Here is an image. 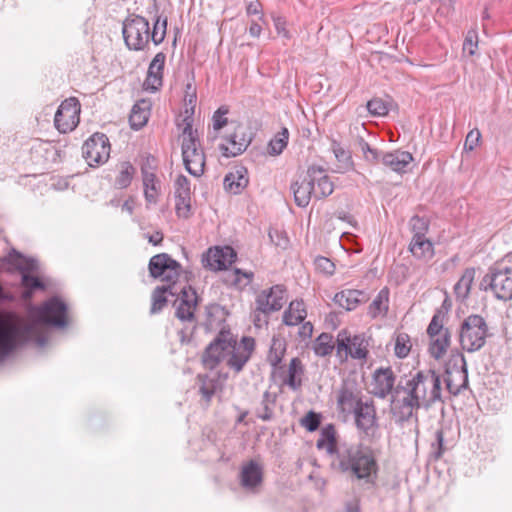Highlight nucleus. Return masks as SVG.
Here are the masks:
<instances>
[{
	"label": "nucleus",
	"instance_id": "1a4fd4ad",
	"mask_svg": "<svg viewBox=\"0 0 512 512\" xmlns=\"http://www.w3.org/2000/svg\"><path fill=\"white\" fill-rule=\"evenodd\" d=\"M123 38L130 50H143L150 40L148 20L139 15H131L123 22Z\"/></svg>",
	"mask_w": 512,
	"mask_h": 512
},
{
	"label": "nucleus",
	"instance_id": "412c9836",
	"mask_svg": "<svg viewBox=\"0 0 512 512\" xmlns=\"http://www.w3.org/2000/svg\"><path fill=\"white\" fill-rule=\"evenodd\" d=\"M352 413L355 417L356 427L366 436L373 435L377 427L376 410L373 402H363Z\"/></svg>",
	"mask_w": 512,
	"mask_h": 512
},
{
	"label": "nucleus",
	"instance_id": "0e129e2a",
	"mask_svg": "<svg viewBox=\"0 0 512 512\" xmlns=\"http://www.w3.org/2000/svg\"><path fill=\"white\" fill-rule=\"evenodd\" d=\"M435 440L437 444V451L435 452V458H440L444 453V433L443 430L439 429L435 432Z\"/></svg>",
	"mask_w": 512,
	"mask_h": 512
},
{
	"label": "nucleus",
	"instance_id": "c85d7f7f",
	"mask_svg": "<svg viewBox=\"0 0 512 512\" xmlns=\"http://www.w3.org/2000/svg\"><path fill=\"white\" fill-rule=\"evenodd\" d=\"M367 300L366 294L360 290L347 289L335 294L333 301L347 311L354 310L360 303Z\"/></svg>",
	"mask_w": 512,
	"mask_h": 512
},
{
	"label": "nucleus",
	"instance_id": "5701e85b",
	"mask_svg": "<svg viewBox=\"0 0 512 512\" xmlns=\"http://www.w3.org/2000/svg\"><path fill=\"white\" fill-rule=\"evenodd\" d=\"M165 60L166 55L163 52L157 53L152 59L144 81L145 90L155 92L162 86Z\"/></svg>",
	"mask_w": 512,
	"mask_h": 512
},
{
	"label": "nucleus",
	"instance_id": "39448f33",
	"mask_svg": "<svg viewBox=\"0 0 512 512\" xmlns=\"http://www.w3.org/2000/svg\"><path fill=\"white\" fill-rule=\"evenodd\" d=\"M184 129L182 131V157L185 169L195 177H200L204 173L205 154L201 149L197 131L192 128V121L189 117L184 119Z\"/></svg>",
	"mask_w": 512,
	"mask_h": 512
},
{
	"label": "nucleus",
	"instance_id": "ea45409f",
	"mask_svg": "<svg viewBox=\"0 0 512 512\" xmlns=\"http://www.w3.org/2000/svg\"><path fill=\"white\" fill-rule=\"evenodd\" d=\"M289 140V131L283 127L269 142L268 153L273 156L280 155L286 148Z\"/></svg>",
	"mask_w": 512,
	"mask_h": 512
},
{
	"label": "nucleus",
	"instance_id": "58836bf2",
	"mask_svg": "<svg viewBox=\"0 0 512 512\" xmlns=\"http://www.w3.org/2000/svg\"><path fill=\"white\" fill-rule=\"evenodd\" d=\"M389 292L382 289L369 306V315L376 318L379 315H386L388 311Z\"/></svg>",
	"mask_w": 512,
	"mask_h": 512
},
{
	"label": "nucleus",
	"instance_id": "de8ad7c7",
	"mask_svg": "<svg viewBox=\"0 0 512 512\" xmlns=\"http://www.w3.org/2000/svg\"><path fill=\"white\" fill-rule=\"evenodd\" d=\"M167 29V18L161 19L158 17L153 25V30H150V39L155 45H159L163 42Z\"/></svg>",
	"mask_w": 512,
	"mask_h": 512
},
{
	"label": "nucleus",
	"instance_id": "bf43d9fd",
	"mask_svg": "<svg viewBox=\"0 0 512 512\" xmlns=\"http://www.w3.org/2000/svg\"><path fill=\"white\" fill-rule=\"evenodd\" d=\"M141 172H142L144 187H150V186L157 185L156 175L153 171H149L148 169H146L145 165H142Z\"/></svg>",
	"mask_w": 512,
	"mask_h": 512
},
{
	"label": "nucleus",
	"instance_id": "3c124183",
	"mask_svg": "<svg viewBox=\"0 0 512 512\" xmlns=\"http://www.w3.org/2000/svg\"><path fill=\"white\" fill-rule=\"evenodd\" d=\"M367 110L372 116H385L388 113V106L381 98H373L367 102Z\"/></svg>",
	"mask_w": 512,
	"mask_h": 512
},
{
	"label": "nucleus",
	"instance_id": "9d476101",
	"mask_svg": "<svg viewBox=\"0 0 512 512\" xmlns=\"http://www.w3.org/2000/svg\"><path fill=\"white\" fill-rule=\"evenodd\" d=\"M446 389L452 396H457L468 387V370L465 357L457 352L451 355L445 368Z\"/></svg>",
	"mask_w": 512,
	"mask_h": 512
},
{
	"label": "nucleus",
	"instance_id": "c9c22d12",
	"mask_svg": "<svg viewBox=\"0 0 512 512\" xmlns=\"http://www.w3.org/2000/svg\"><path fill=\"white\" fill-rule=\"evenodd\" d=\"M476 270L474 268H467L463 272L461 278L454 286V293L457 299L464 301L468 298L475 278Z\"/></svg>",
	"mask_w": 512,
	"mask_h": 512
},
{
	"label": "nucleus",
	"instance_id": "ddd939ff",
	"mask_svg": "<svg viewBox=\"0 0 512 512\" xmlns=\"http://www.w3.org/2000/svg\"><path fill=\"white\" fill-rule=\"evenodd\" d=\"M149 272L153 278H161L168 284L177 285L182 267L167 253L154 255L149 261Z\"/></svg>",
	"mask_w": 512,
	"mask_h": 512
},
{
	"label": "nucleus",
	"instance_id": "6ab92c4d",
	"mask_svg": "<svg viewBox=\"0 0 512 512\" xmlns=\"http://www.w3.org/2000/svg\"><path fill=\"white\" fill-rule=\"evenodd\" d=\"M395 381L396 375L391 367L377 368L372 376V393L378 398H386L389 394L394 393Z\"/></svg>",
	"mask_w": 512,
	"mask_h": 512
},
{
	"label": "nucleus",
	"instance_id": "774afa93",
	"mask_svg": "<svg viewBox=\"0 0 512 512\" xmlns=\"http://www.w3.org/2000/svg\"><path fill=\"white\" fill-rule=\"evenodd\" d=\"M190 201L188 199L187 202H183L182 199H176V210L179 215L187 216V213L190 211Z\"/></svg>",
	"mask_w": 512,
	"mask_h": 512
},
{
	"label": "nucleus",
	"instance_id": "4468645a",
	"mask_svg": "<svg viewBox=\"0 0 512 512\" xmlns=\"http://www.w3.org/2000/svg\"><path fill=\"white\" fill-rule=\"evenodd\" d=\"M255 350V340L252 337L244 336L237 342L236 336L232 334L231 347L228 350L227 366L239 373L250 360Z\"/></svg>",
	"mask_w": 512,
	"mask_h": 512
},
{
	"label": "nucleus",
	"instance_id": "cd10ccee",
	"mask_svg": "<svg viewBox=\"0 0 512 512\" xmlns=\"http://www.w3.org/2000/svg\"><path fill=\"white\" fill-rule=\"evenodd\" d=\"M248 172L244 167H239L235 171L229 172L224 178V188L226 191L238 195L248 185Z\"/></svg>",
	"mask_w": 512,
	"mask_h": 512
},
{
	"label": "nucleus",
	"instance_id": "f3484780",
	"mask_svg": "<svg viewBox=\"0 0 512 512\" xmlns=\"http://www.w3.org/2000/svg\"><path fill=\"white\" fill-rule=\"evenodd\" d=\"M237 258L236 251L231 246H215L202 256V264L211 271L226 270Z\"/></svg>",
	"mask_w": 512,
	"mask_h": 512
},
{
	"label": "nucleus",
	"instance_id": "c756f323",
	"mask_svg": "<svg viewBox=\"0 0 512 512\" xmlns=\"http://www.w3.org/2000/svg\"><path fill=\"white\" fill-rule=\"evenodd\" d=\"M316 447L325 449L329 455H334V458L337 457L340 445L337 446L336 430L333 425L329 424L322 428Z\"/></svg>",
	"mask_w": 512,
	"mask_h": 512
},
{
	"label": "nucleus",
	"instance_id": "4be33fe9",
	"mask_svg": "<svg viewBox=\"0 0 512 512\" xmlns=\"http://www.w3.org/2000/svg\"><path fill=\"white\" fill-rule=\"evenodd\" d=\"M310 180L315 186L314 198L322 199L334 191V184L321 166H310L308 168Z\"/></svg>",
	"mask_w": 512,
	"mask_h": 512
},
{
	"label": "nucleus",
	"instance_id": "423d86ee",
	"mask_svg": "<svg viewBox=\"0 0 512 512\" xmlns=\"http://www.w3.org/2000/svg\"><path fill=\"white\" fill-rule=\"evenodd\" d=\"M479 287L484 291H491L493 295L503 301L512 299V266L505 261L489 268L481 279Z\"/></svg>",
	"mask_w": 512,
	"mask_h": 512
},
{
	"label": "nucleus",
	"instance_id": "a19ab883",
	"mask_svg": "<svg viewBox=\"0 0 512 512\" xmlns=\"http://www.w3.org/2000/svg\"><path fill=\"white\" fill-rule=\"evenodd\" d=\"M335 347L336 343H333L332 335L328 333H322L317 337L313 346V350L316 355L325 357L331 354Z\"/></svg>",
	"mask_w": 512,
	"mask_h": 512
},
{
	"label": "nucleus",
	"instance_id": "2eb2a0df",
	"mask_svg": "<svg viewBox=\"0 0 512 512\" xmlns=\"http://www.w3.org/2000/svg\"><path fill=\"white\" fill-rule=\"evenodd\" d=\"M80 103L77 98L65 99L58 107L54 124L61 133H67L75 129L79 123Z\"/></svg>",
	"mask_w": 512,
	"mask_h": 512
},
{
	"label": "nucleus",
	"instance_id": "bb28decb",
	"mask_svg": "<svg viewBox=\"0 0 512 512\" xmlns=\"http://www.w3.org/2000/svg\"><path fill=\"white\" fill-rule=\"evenodd\" d=\"M262 467L251 460L243 465L240 473V482L245 489L252 490L262 483Z\"/></svg>",
	"mask_w": 512,
	"mask_h": 512
},
{
	"label": "nucleus",
	"instance_id": "f257e3e1",
	"mask_svg": "<svg viewBox=\"0 0 512 512\" xmlns=\"http://www.w3.org/2000/svg\"><path fill=\"white\" fill-rule=\"evenodd\" d=\"M441 376L435 370H419L405 385L395 387L391 401V413L396 422L404 423L411 419L418 422L417 411L429 410L436 403H443Z\"/></svg>",
	"mask_w": 512,
	"mask_h": 512
},
{
	"label": "nucleus",
	"instance_id": "8fccbe9b",
	"mask_svg": "<svg viewBox=\"0 0 512 512\" xmlns=\"http://www.w3.org/2000/svg\"><path fill=\"white\" fill-rule=\"evenodd\" d=\"M231 277V284L236 287L242 288L250 284L254 277V274L253 272H245L239 268H235L232 272Z\"/></svg>",
	"mask_w": 512,
	"mask_h": 512
},
{
	"label": "nucleus",
	"instance_id": "37998d69",
	"mask_svg": "<svg viewBox=\"0 0 512 512\" xmlns=\"http://www.w3.org/2000/svg\"><path fill=\"white\" fill-rule=\"evenodd\" d=\"M411 340L407 333H399L395 339L394 352L398 358H405L411 350Z\"/></svg>",
	"mask_w": 512,
	"mask_h": 512
},
{
	"label": "nucleus",
	"instance_id": "6e6d98bb",
	"mask_svg": "<svg viewBox=\"0 0 512 512\" xmlns=\"http://www.w3.org/2000/svg\"><path fill=\"white\" fill-rule=\"evenodd\" d=\"M315 267L318 271L326 274V275H332L335 271V265L334 263L323 256H319L314 261Z\"/></svg>",
	"mask_w": 512,
	"mask_h": 512
},
{
	"label": "nucleus",
	"instance_id": "13d9d810",
	"mask_svg": "<svg viewBox=\"0 0 512 512\" xmlns=\"http://www.w3.org/2000/svg\"><path fill=\"white\" fill-rule=\"evenodd\" d=\"M481 138V133L478 129L471 130L465 139L464 148L466 150L472 151L478 144Z\"/></svg>",
	"mask_w": 512,
	"mask_h": 512
},
{
	"label": "nucleus",
	"instance_id": "20e7f679",
	"mask_svg": "<svg viewBox=\"0 0 512 512\" xmlns=\"http://www.w3.org/2000/svg\"><path fill=\"white\" fill-rule=\"evenodd\" d=\"M176 297L174 306L176 307V317L181 321L192 323L194 321V311L198 304V296L191 286L178 287L177 285L167 284L158 286L152 293L151 314L159 313L167 304L168 297Z\"/></svg>",
	"mask_w": 512,
	"mask_h": 512
},
{
	"label": "nucleus",
	"instance_id": "603ef678",
	"mask_svg": "<svg viewBox=\"0 0 512 512\" xmlns=\"http://www.w3.org/2000/svg\"><path fill=\"white\" fill-rule=\"evenodd\" d=\"M229 110L226 106L219 107L213 114L212 117V123H213V130L215 132H218L221 130L224 126L227 125L228 119L225 117L226 114H228Z\"/></svg>",
	"mask_w": 512,
	"mask_h": 512
},
{
	"label": "nucleus",
	"instance_id": "9b49d317",
	"mask_svg": "<svg viewBox=\"0 0 512 512\" xmlns=\"http://www.w3.org/2000/svg\"><path fill=\"white\" fill-rule=\"evenodd\" d=\"M8 261L15 265L17 269L22 273L21 283L25 288L23 292L24 299H30L33 292L38 289H44V283L36 276L31 275L29 272L37 270L38 263L34 259H27L22 254L13 249L9 256Z\"/></svg>",
	"mask_w": 512,
	"mask_h": 512
},
{
	"label": "nucleus",
	"instance_id": "7c9ffc66",
	"mask_svg": "<svg viewBox=\"0 0 512 512\" xmlns=\"http://www.w3.org/2000/svg\"><path fill=\"white\" fill-rule=\"evenodd\" d=\"M409 250L418 259L428 260L434 255L433 244L426 237L413 236Z\"/></svg>",
	"mask_w": 512,
	"mask_h": 512
},
{
	"label": "nucleus",
	"instance_id": "5fc2aeb1",
	"mask_svg": "<svg viewBox=\"0 0 512 512\" xmlns=\"http://www.w3.org/2000/svg\"><path fill=\"white\" fill-rule=\"evenodd\" d=\"M320 422V414L314 411H309L301 420L302 426H304L309 432L316 431L320 426Z\"/></svg>",
	"mask_w": 512,
	"mask_h": 512
},
{
	"label": "nucleus",
	"instance_id": "680f3d73",
	"mask_svg": "<svg viewBox=\"0 0 512 512\" xmlns=\"http://www.w3.org/2000/svg\"><path fill=\"white\" fill-rule=\"evenodd\" d=\"M385 152L380 151L378 149L372 148L369 153L363 155L365 161H367L370 164H378L382 163V156Z\"/></svg>",
	"mask_w": 512,
	"mask_h": 512
},
{
	"label": "nucleus",
	"instance_id": "473e14b6",
	"mask_svg": "<svg viewBox=\"0 0 512 512\" xmlns=\"http://www.w3.org/2000/svg\"><path fill=\"white\" fill-rule=\"evenodd\" d=\"M307 312L302 300L290 302L288 309L283 314V322L288 326L297 325L306 318Z\"/></svg>",
	"mask_w": 512,
	"mask_h": 512
},
{
	"label": "nucleus",
	"instance_id": "4d7b16f0",
	"mask_svg": "<svg viewBox=\"0 0 512 512\" xmlns=\"http://www.w3.org/2000/svg\"><path fill=\"white\" fill-rule=\"evenodd\" d=\"M411 227L414 233L413 236L425 237V234L428 230V223L425 219L420 218L418 216H414L411 219Z\"/></svg>",
	"mask_w": 512,
	"mask_h": 512
},
{
	"label": "nucleus",
	"instance_id": "7ed1b4c3",
	"mask_svg": "<svg viewBox=\"0 0 512 512\" xmlns=\"http://www.w3.org/2000/svg\"><path fill=\"white\" fill-rule=\"evenodd\" d=\"M331 467L367 484H374L378 474V463L373 450L361 443L340 444V450L332 460Z\"/></svg>",
	"mask_w": 512,
	"mask_h": 512
},
{
	"label": "nucleus",
	"instance_id": "79ce46f5",
	"mask_svg": "<svg viewBox=\"0 0 512 512\" xmlns=\"http://www.w3.org/2000/svg\"><path fill=\"white\" fill-rule=\"evenodd\" d=\"M274 406V397L269 392H265L260 407L256 410V416L263 421H270L273 418Z\"/></svg>",
	"mask_w": 512,
	"mask_h": 512
},
{
	"label": "nucleus",
	"instance_id": "6e6552de",
	"mask_svg": "<svg viewBox=\"0 0 512 512\" xmlns=\"http://www.w3.org/2000/svg\"><path fill=\"white\" fill-rule=\"evenodd\" d=\"M369 338L364 333L351 336L347 330H341L336 338V351L340 358L350 356L356 360H366L369 354Z\"/></svg>",
	"mask_w": 512,
	"mask_h": 512
},
{
	"label": "nucleus",
	"instance_id": "aec40b11",
	"mask_svg": "<svg viewBox=\"0 0 512 512\" xmlns=\"http://www.w3.org/2000/svg\"><path fill=\"white\" fill-rule=\"evenodd\" d=\"M361 391L354 381H344L337 395V406L343 413H352L362 404Z\"/></svg>",
	"mask_w": 512,
	"mask_h": 512
},
{
	"label": "nucleus",
	"instance_id": "69168bd1",
	"mask_svg": "<svg viewBox=\"0 0 512 512\" xmlns=\"http://www.w3.org/2000/svg\"><path fill=\"white\" fill-rule=\"evenodd\" d=\"M144 196L147 202L155 203L158 196L157 186L144 187Z\"/></svg>",
	"mask_w": 512,
	"mask_h": 512
},
{
	"label": "nucleus",
	"instance_id": "052dcab7",
	"mask_svg": "<svg viewBox=\"0 0 512 512\" xmlns=\"http://www.w3.org/2000/svg\"><path fill=\"white\" fill-rule=\"evenodd\" d=\"M269 314V312H262L256 307L252 315L254 325L259 328L263 325H267Z\"/></svg>",
	"mask_w": 512,
	"mask_h": 512
},
{
	"label": "nucleus",
	"instance_id": "c03bdc74",
	"mask_svg": "<svg viewBox=\"0 0 512 512\" xmlns=\"http://www.w3.org/2000/svg\"><path fill=\"white\" fill-rule=\"evenodd\" d=\"M175 197L187 202L191 199L190 181L184 175H179L175 181Z\"/></svg>",
	"mask_w": 512,
	"mask_h": 512
},
{
	"label": "nucleus",
	"instance_id": "f8f14e48",
	"mask_svg": "<svg viewBox=\"0 0 512 512\" xmlns=\"http://www.w3.org/2000/svg\"><path fill=\"white\" fill-rule=\"evenodd\" d=\"M231 340L232 332L230 329L222 328L203 352L202 362L207 369L212 370L216 368L221 361L227 360Z\"/></svg>",
	"mask_w": 512,
	"mask_h": 512
},
{
	"label": "nucleus",
	"instance_id": "f03ea898",
	"mask_svg": "<svg viewBox=\"0 0 512 512\" xmlns=\"http://www.w3.org/2000/svg\"><path fill=\"white\" fill-rule=\"evenodd\" d=\"M2 288L0 287V299ZM66 304L58 297H52L37 308L36 321L26 322L13 314L0 313V362L4 361L19 345L32 339L37 334L38 324L64 327L66 321Z\"/></svg>",
	"mask_w": 512,
	"mask_h": 512
},
{
	"label": "nucleus",
	"instance_id": "393cba45",
	"mask_svg": "<svg viewBox=\"0 0 512 512\" xmlns=\"http://www.w3.org/2000/svg\"><path fill=\"white\" fill-rule=\"evenodd\" d=\"M309 180L310 177L307 171L306 175L299 177V179H297L291 185L295 203L299 207H306L309 204L311 198L314 197L315 186H313L312 182Z\"/></svg>",
	"mask_w": 512,
	"mask_h": 512
},
{
	"label": "nucleus",
	"instance_id": "f704fd0d",
	"mask_svg": "<svg viewBox=\"0 0 512 512\" xmlns=\"http://www.w3.org/2000/svg\"><path fill=\"white\" fill-rule=\"evenodd\" d=\"M303 372L304 368L301 360L297 357L292 358L289 363L287 376L283 380V384L287 385L294 391L298 390L302 385V381L299 376L302 375Z\"/></svg>",
	"mask_w": 512,
	"mask_h": 512
},
{
	"label": "nucleus",
	"instance_id": "a211bd4d",
	"mask_svg": "<svg viewBox=\"0 0 512 512\" xmlns=\"http://www.w3.org/2000/svg\"><path fill=\"white\" fill-rule=\"evenodd\" d=\"M286 290L282 285H274L262 290L255 299V305L262 312H276L282 309L286 302Z\"/></svg>",
	"mask_w": 512,
	"mask_h": 512
},
{
	"label": "nucleus",
	"instance_id": "2f4dec72",
	"mask_svg": "<svg viewBox=\"0 0 512 512\" xmlns=\"http://www.w3.org/2000/svg\"><path fill=\"white\" fill-rule=\"evenodd\" d=\"M451 344V333L450 331L442 332L437 336L430 337L429 352L431 357L436 360L441 359L447 352Z\"/></svg>",
	"mask_w": 512,
	"mask_h": 512
},
{
	"label": "nucleus",
	"instance_id": "864d4df0",
	"mask_svg": "<svg viewBox=\"0 0 512 512\" xmlns=\"http://www.w3.org/2000/svg\"><path fill=\"white\" fill-rule=\"evenodd\" d=\"M197 100L196 87L192 83L186 84L184 102L186 106V113L189 111L194 113V108Z\"/></svg>",
	"mask_w": 512,
	"mask_h": 512
},
{
	"label": "nucleus",
	"instance_id": "b1692460",
	"mask_svg": "<svg viewBox=\"0 0 512 512\" xmlns=\"http://www.w3.org/2000/svg\"><path fill=\"white\" fill-rule=\"evenodd\" d=\"M228 145L221 144L220 150L225 157H235L243 153L249 146L251 139L247 137L241 127L226 138Z\"/></svg>",
	"mask_w": 512,
	"mask_h": 512
},
{
	"label": "nucleus",
	"instance_id": "49530a36",
	"mask_svg": "<svg viewBox=\"0 0 512 512\" xmlns=\"http://www.w3.org/2000/svg\"><path fill=\"white\" fill-rule=\"evenodd\" d=\"M134 167L129 162H124L122 164L121 170L116 177L115 184L118 188H126L130 185L133 174H134Z\"/></svg>",
	"mask_w": 512,
	"mask_h": 512
},
{
	"label": "nucleus",
	"instance_id": "a18cd8bd",
	"mask_svg": "<svg viewBox=\"0 0 512 512\" xmlns=\"http://www.w3.org/2000/svg\"><path fill=\"white\" fill-rule=\"evenodd\" d=\"M444 318L445 314L438 310L432 317L428 328L427 334L430 337L437 336V334H441L442 332L449 331L448 328L444 327Z\"/></svg>",
	"mask_w": 512,
	"mask_h": 512
},
{
	"label": "nucleus",
	"instance_id": "e2e57ef3",
	"mask_svg": "<svg viewBox=\"0 0 512 512\" xmlns=\"http://www.w3.org/2000/svg\"><path fill=\"white\" fill-rule=\"evenodd\" d=\"M275 29L279 35L289 38V32L286 30V22L282 17H273Z\"/></svg>",
	"mask_w": 512,
	"mask_h": 512
},
{
	"label": "nucleus",
	"instance_id": "338daca9",
	"mask_svg": "<svg viewBox=\"0 0 512 512\" xmlns=\"http://www.w3.org/2000/svg\"><path fill=\"white\" fill-rule=\"evenodd\" d=\"M199 392L201 394V396L207 401V402H210L214 393H215V389H214V386H207L205 383L202 384L199 388Z\"/></svg>",
	"mask_w": 512,
	"mask_h": 512
},
{
	"label": "nucleus",
	"instance_id": "0eeeda50",
	"mask_svg": "<svg viewBox=\"0 0 512 512\" xmlns=\"http://www.w3.org/2000/svg\"><path fill=\"white\" fill-rule=\"evenodd\" d=\"M489 336L486 320L478 314L467 316L459 328V342L461 348L469 353L480 350Z\"/></svg>",
	"mask_w": 512,
	"mask_h": 512
},
{
	"label": "nucleus",
	"instance_id": "dca6fc26",
	"mask_svg": "<svg viewBox=\"0 0 512 512\" xmlns=\"http://www.w3.org/2000/svg\"><path fill=\"white\" fill-rule=\"evenodd\" d=\"M82 154L90 166L102 164L110 157V143L103 133H95L85 141Z\"/></svg>",
	"mask_w": 512,
	"mask_h": 512
},
{
	"label": "nucleus",
	"instance_id": "09e8293b",
	"mask_svg": "<svg viewBox=\"0 0 512 512\" xmlns=\"http://www.w3.org/2000/svg\"><path fill=\"white\" fill-rule=\"evenodd\" d=\"M463 53L468 56H474L478 49V32L477 29L472 28L466 33L463 42Z\"/></svg>",
	"mask_w": 512,
	"mask_h": 512
},
{
	"label": "nucleus",
	"instance_id": "72a5a7b5",
	"mask_svg": "<svg viewBox=\"0 0 512 512\" xmlns=\"http://www.w3.org/2000/svg\"><path fill=\"white\" fill-rule=\"evenodd\" d=\"M150 115L149 104L145 100L137 102L131 110L129 117L130 125L133 129L142 128L148 121Z\"/></svg>",
	"mask_w": 512,
	"mask_h": 512
},
{
	"label": "nucleus",
	"instance_id": "e433bc0d",
	"mask_svg": "<svg viewBox=\"0 0 512 512\" xmlns=\"http://www.w3.org/2000/svg\"><path fill=\"white\" fill-rule=\"evenodd\" d=\"M331 149L338 162L336 168L337 172L344 173L353 167L351 153L345 148H343L339 142L335 140L332 141Z\"/></svg>",
	"mask_w": 512,
	"mask_h": 512
},
{
	"label": "nucleus",
	"instance_id": "a878e982",
	"mask_svg": "<svg viewBox=\"0 0 512 512\" xmlns=\"http://www.w3.org/2000/svg\"><path fill=\"white\" fill-rule=\"evenodd\" d=\"M412 161L413 156L407 151L395 150L382 156V164L397 173H405Z\"/></svg>",
	"mask_w": 512,
	"mask_h": 512
},
{
	"label": "nucleus",
	"instance_id": "4c0bfd02",
	"mask_svg": "<svg viewBox=\"0 0 512 512\" xmlns=\"http://www.w3.org/2000/svg\"><path fill=\"white\" fill-rule=\"evenodd\" d=\"M286 352V343L283 339L273 338L268 352L267 361L274 368H278Z\"/></svg>",
	"mask_w": 512,
	"mask_h": 512
}]
</instances>
